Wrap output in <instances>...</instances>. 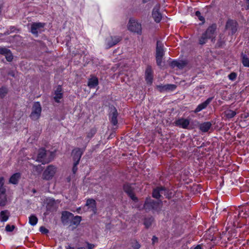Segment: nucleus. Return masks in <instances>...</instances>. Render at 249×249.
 Returning a JSON list of instances; mask_svg holds the SVG:
<instances>
[{
	"instance_id": "f704fd0d",
	"label": "nucleus",
	"mask_w": 249,
	"mask_h": 249,
	"mask_svg": "<svg viewBox=\"0 0 249 249\" xmlns=\"http://www.w3.org/2000/svg\"><path fill=\"white\" fill-rule=\"evenodd\" d=\"M196 16L198 18L199 20L202 21V23L200 25H202L205 23V18L201 15V13L199 11H197L195 13Z\"/></svg>"
},
{
	"instance_id": "09e8293b",
	"label": "nucleus",
	"mask_w": 249,
	"mask_h": 249,
	"mask_svg": "<svg viewBox=\"0 0 249 249\" xmlns=\"http://www.w3.org/2000/svg\"><path fill=\"white\" fill-rule=\"evenodd\" d=\"M36 170L38 171L39 173L42 171L43 168L41 165L36 166Z\"/></svg>"
},
{
	"instance_id": "a211bd4d",
	"label": "nucleus",
	"mask_w": 249,
	"mask_h": 249,
	"mask_svg": "<svg viewBox=\"0 0 249 249\" xmlns=\"http://www.w3.org/2000/svg\"><path fill=\"white\" fill-rule=\"evenodd\" d=\"M213 99V97H209L205 101L201 104H199L194 110V112L195 113H197L203 109L206 108L208 105L211 102Z\"/></svg>"
},
{
	"instance_id": "1a4fd4ad",
	"label": "nucleus",
	"mask_w": 249,
	"mask_h": 249,
	"mask_svg": "<svg viewBox=\"0 0 249 249\" xmlns=\"http://www.w3.org/2000/svg\"><path fill=\"white\" fill-rule=\"evenodd\" d=\"M160 5L157 4L154 6L152 10V17L154 21L157 23H159L162 18L161 14L160 12Z\"/></svg>"
},
{
	"instance_id": "423d86ee",
	"label": "nucleus",
	"mask_w": 249,
	"mask_h": 249,
	"mask_svg": "<svg viewBox=\"0 0 249 249\" xmlns=\"http://www.w3.org/2000/svg\"><path fill=\"white\" fill-rule=\"evenodd\" d=\"M41 112V107L40 104L38 102H35L33 107V110L30 114V117L32 120H36L38 119Z\"/></svg>"
},
{
	"instance_id": "603ef678",
	"label": "nucleus",
	"mask_w": 249,
	"mask_h": 249,
	"mask_svg": "<svg viewBox=\"0 0 249 249\" xmlns=\"http://www.w3.org/2000/svg\"><path fill=\"white\" fill-rule=\"evenodd\" d=\"M151 0H142V3H146L149 1H150Z\"/></svg>"
},
{
	"instance_id": "e433bc0d",
	"label": "nucleus",
	"mask_w": 249,
	"mask_h": 249,
	"mask_svg": "<svg viewBox=\"0 0 249 249\" xmlns=\"http://www.w3.org/2000/svg\"><path fill=\"white\" fill-rule=\"evenodd\" d=\"M130 244L131 247L134 249H139L141 247L140 244L135 240H132Z\"/></svg>"
},
{
	"instance_id": "37998d69",
	"label": "nucleus",
	"mask_w": 249,
	"mask_h": 249,
	"mask_svg": "<svg viewBox=\"0 0 249 249\" xmlns=\"http://www.w3.org/2000/svg\"><path fill=\"white\" fill-rule=\"evenodd\" d=\"M39 231L41 233H44V234H47L49 232V230L43 226H41L40 227Z\"/></svg>"
},
{
	"instance_id": "bf43d9fd",
	"label": "nucleus",
	"mask_w": 249,
	"mask_h": 249,
	"mask_svg": "<svg viewBox=\"0 0 249 249\" xmlns=\"http://www.w3.org/2000/svg\"><path fill=\"white\" fill-rule=\"evenodd\" d=\"M36 192V190H33V192H34V193H35Z\"/></svg>"
},
{
	"instance_id": "dca6fc26",
	"label": "nucleus",
	"mask_w": 249,
	"mask_h": 249,
	"mask_svg": "<svg viewBox=\"0 0 249 249\" xmlns=\"http://www.w3.org/2000/svg\"><path fill=\"white\" fill-rule=\"evenodd\" d=\"M145 78L146 83L151 85L153 80V71L151 66H148L146 69L145 72Z\"/></svg>"
},
{
	"instance_id": "ddd939ff",
	"label": "nucleus",
	"mask_w": 249,
	"mask_h": 249,
	"mask_svg": "<svg viewBox=\"0 0 249 249\" xmlns=\"http://www.w3.org/2000/svg\"><path fill=\"white\" fill-rule=\"evenodd\" d=\"M84 150V149L80 148H76L72 151L71 155L74 162L77 161V162H79Z\"/></svg>"
},
{
	"instance_id": "aec40b11",
	"label": "nucleus",
	"mask_w": 249,
	"mask_h": 249,
	"mask_svg": "<svg viewBox=\"0 0 249 249\" xmlns=\"http://www.w3.org/2000/svg\"><path fill=\"white\" fill-rule=\"evenodd\" d=\"M86 206H88L94 214L97 212L96 203L94 199L89 198L87 200Z\"/></svg>"
},
{
	"instance_id": "4be33fe9",
	"label": "nucleus",
	"mask_w": 249,
	"mask_h": 249,
	"mask_svg": "<svg viewBox=\"0 0 249 249\" xmlns=\"http://www.w3.org/2000/svg\"><path fill=\"white\" fill-rule=\"evenodd\" d=\"M171 65L173 68L177 67L182 69L186 65V63L182 60H173L171 62Z\"/></svg>"
},
{
	"instance_id": "39448f33",
	"label": "nucleus",
	"mask_w": 249,
	"mask_h": 249,
	"mask_svg": "<svg viewBox=\"0 0 249 249\" xmlns=\"http://www.w3.org/2000/svg\"><path fill=\"white\" fill-rule=\"evenodd\" d=\"M56 171V168L53 165H49L43 173L42 178L48 180L53 178Z\"/></svg>"
},
{
	"instance_id": "a878e982",
	"label": "nucleus",
	"mask_w": 249,
	"mask_h": 249,
	"mask_svg": "<svg viewBox=\"0 0 249 249\" xmlns=\"http://www.w3.org/2000/svg\"><path fill=\"white\" fill-rule=\"evenodd\" d=\"M241 59L243 65L245 67H249V57L245 53H241Z\"/></svg>"
},
{
	"instance_id": "cd10ccee",
	"label": "nucleus",
	"mask_w": 249,
	"mask_h": 249,
	"mask_svg": "<svg viewBox=\"0 0 249 249\" xmlns=\"http://www.w3.org/2000/svg\"><path fill=\"white\" fill-rule=\"evenodd\" d=\"M20 178V174L16 173L13 174L9 179V182L13 184H16L18 183V181Z\"/></svg>"
},
{
	"instance_id": "8fccbe9b",
	"label": "nucleus",
	"mask_w": 249,
	"mask_h": 249,
	"mask_svg": "<svg viewBox=\"0 0 249 249\" xmlns=\"http://www.w3.org/2000/svg\"><path fill=\"white\" fill-rule=\"evenodd\" d=\"M152 240L153 243L154 244L155 242H158V238L156 236H153Z\"/></svg>"
},
{
	"instance_id": "b1692460",
	"label": "nucleus",
	"mask_w": 249,
	"mask_h": 249,
	"mask_svg": "<svg viewBox=\"0 0 249 249\" xmlns=\"http://www.w3.org/2000/svg\"><path fill=\"white\" fill-rule=\"evenodd\" d=\"M212 124L210 122H204L199 125L200 130L203 132H207L212 126Z\"/></svg>"
},
{
	"instance_id": "72a5a7b5",
	"label": "nucleus",
	"mask_w": 249,
	"mask_h": 249,
	"mask_svg": "<svg viewBox=\"0 0 249 249\" xmlns=\"http://www.w3.org/2000/svg\"><path fill=\"white\" fill-rule=\"evenodd\" d=\"M208 39L209 38L204 33H203L199 39V43L200 45H203L206 43L207 39Z\"/></svg>"
},
{
	"instance_id": "6e6552de",
	"label": "nucleus",
	"mask_w": 249,
	"mask_h": 249,
	"mask_svg": "<svg viewBox=\"0 0 249 249\" xmlns=\"http://www.w3.org/2000/svg\"><path fill=\"white\" fill-rule=\"evenodd\" d=\"M110 109V111L109 113V121L113 125L116 126L118 124V111L114 107H111Z\"/></svg>"
},
{
	"instance_id": "f8f14e48",
	"label": "nucleus",
	"mask_w": 249,
	"mask_h": 249,
	"mask_svg": "<svg viewBox=\"0 0 249 249\" xmlns=\"http://www.w3.org/2000/svg\"><path fill=\"white\" fill-rule=\"evenodd\" d=\"M124 190L133 201L138 200L137 197L134 195L133 188L130 184H125L124 185Z\"/></svg>"
},
{
	"instance_id": "6e6d98bb",
	"label": "nucleus",
	"mask_w": 249,
	"mask_h": 249,
	"mask_svg": "<svg viewBox=\"0 0 249 249\" xmlns=\"http://www.w3.org/2000/svg\"><path fill=\"white\" fill-rule=\"evenodd\" d=\"M76 249H85V248L84 247H79Z\"/></svg>"
},
{
	"instance_id": "4468645a",
	"label": "nucleus",
	"mask_w": 249,
	"mask_h": 249,
	"mask_svg": "<svg viewBox=\"0 0 249 249\" xmlns=\"http://www.w3.org/2000/svg\"><path fill=\"white\" fill-rule=\"evenodd\" d=\"M63 97V91L61 85H58L54 91L53 99L57 103H60V100Z\"/></svg>"
},
{
	"instance_id": "c756f323",
	"label": "nucleus",
	"mask_w": 249,
	"mask_h": 249,
	"mask_svg": "<svg viewBox=\"0 0 249 249\" xmlns=\"http://www.w3.org/2000/svg\"><path fill=\"white\" fill-rule=\"evenodd\" d=\"M7 201V197L5 193H0V206H3L5 205Z\"/></svg>"
},
{
	"instance_id": "7ed1b4c3",
	"label": "nucleus",
	"mask_w": 249,
	"mask_h": 249,
	"mask_svg": "<svg viewBox=\"0 0 249 249\" xmlns=\"http://www.w3.org/2000/svg\"><path fill=\"white\" fill-rule=\"evenodd\" d=\"M45 23L33 22L31 24L30 32L35 36L37 37L39 34L44 31Z\"/></svg>"
},
{
	"instance_id": "ea45409f",
	"label": "nucleus",
	"mask_w": 249,
	"mask_h": 249,
	"mask_svg": "<svg viewBox=\"0 0 249 249\" xmlns=\"http://www.w3.org/2000/svg\"><path fill=\"white\" fill-rule=\"evenodd\" d=\"M10 51V50L5 48H0V53L5 55Z\"/></svg>"
},
{
	"instance_id": "2eb2a0df",
	"label": "nucleus",
	"mask_w": 249,
	"mask_h": 249,
	"mask_svg": "<svg viewBox=\"0 0 249 249\" xmlns=\"http://www.w3.org/2000/svg\"><path fill=\"white\" fill-rule=\"evenodd\" d=\"M237 22L233 20L229 19L226 23V28L227 30H230L232 35L237 31Z\"/></svg>"
},
{
	"instance_id": "4d7b16f0",
	"label": "nucleus",
	"mask_w": 249,
	"mask_h": 249,
	"mask_svg": "<svg viewBox=\"0 0 249 249\" xmlns=\"http://www.w3.org/2000/svg\"><path fill=\"white\" fill-rule=\"evenodd\" d=\"M11 33H10V31H7L6 32L5 34V35H9V34H10Z\"/></svg>"
},
{
	"instance_id": "a19ab883",
	"label": "nucleus",
	"mask_w": 249,
	"mask_h": 249,
	"mask_svg": "<svg viewBox=\"0 0 249 249\" xmlns=\"http://www.w3.org/2000/svg\"><path fill=\"white\" fill-rule=\"evenodd\" d=\"M237 77V74L235 72H231V73L229 75L228 77L230 80L231 81H234L235 80L236 78Z\"/></svg>"
},
{
	"instance_id": "c85d7f7f",
	"label": "nucleus",
	"mask_w": 249,
	"mask_h": 249,
	"mask_svg": "<svg viewBox=\"0 0 249 249\" xmlns=\"http://www.w3.org/2000/svg\"><path fill=\"white\" fill-rule=\"evenodd\" d=\"M38 218L35 214H32L29 217V223L32 226L36 225Z\"/></svg>"
},
{
	"instance_id": "9b49d317",
	"label": "nucleus",
	"mask_w": 249,
	"mask_h": 249,
	"mask_svg": "<svg viewBox=\"0 0 249 249\" xmlns=\"http://www.w3.org/2000/svg\"><path fill=\"white\" fill-rule=\"evenodd\" d=\"M217 26L215 24H213L210 26L204 33V34L210 39H212L213 41L214 40L215 36H214Z\"/></svg>"
},
{
	"instance_id": "58836bf2",
	"label": "nucleus",
	"mask_w": 249,
	"mask_h": 249,
	"mask_svg": "<svg viewBox=\"0 0 249 249\" xmlns=\"http://www.w3.org/2000/svg\"><path fill=\"white\" fill-rule=\"evenodd\" d=\"M5 56V58H6V60L8 61L11 62L12 61V60L13 59V55L10 51L9 52H8V53H7Z\"/></svg>"
},
{
	"instance_id": "6ab92c4d",
	"label": "nucleus",
	"mask_w": 249,
	"mask_h": 249,
	"mask_svg": "<svg viewBox=\"0 0 249 249\" xmlns=\"http://www.w3.org/2000/svg\"><path fill=\"white\" fill-rule=\"evenodd\" d=\"M121 40V38L118 36H111L107 40V45L108 48H111L117 44Z\"/></svg>"
},
{
	"instance_id": "4c0bfd02",
	"label": "nucleus",
	"mask_w": 249,
	"mask_h": 249,
	"mask_svg": "<svg viewBox=\"0 0 249 249\" xmlns=\"http://www.w3.org/2000/svg\"><path fill=\"white\" fill-rule=\"evenodd\" d=\"M7 93V89L6 88L2 87L0 88V97L3 98Z\"/></svg>"
},
{
	"instance_id": "c9c22d12",
	"label": "nucleus",
	"mask_w": 249,
	"mask_h": 249,
	"mask_svg": "<svg viewBox=\"0 0 249 249\" xmlns=\"http://www.w3.org/2000/svg\"><path fill=\"white\" fill-rule=\"evenodd\" d=\"M4 185V178L3 177L0 178V193H4L6 192V189L3 187Z\"/></svg>"
},
{
	"instance_id": "864d4df0",
	"label": "nucleus",
	"mask_w": 249,
	"mask_h": 249,
	"mask_svg": "<svg viewBox=\"0 0 249 249\" xmlns=\"http://www.w3.org/2000/svg\"><path fill=\"white\" fill-rule=\"evenodd\" d=\"M194 249H201V247H200V246L198 245L196 247H195Z\"/></svg>"
},
{
	"instance_id": "412c9836",
	"label": "nucleus",
	"mask_w": 249,
	"mask_h": 249,
	"mask_svg": "<svg viewBox=\"0 0 249 249\" xmlns=\"http://www.w3.org/2000/svg\"><path fill=\"white\" fill-rule=\"evenodd\" d=\"M166 192V189L163 187H159L155 189L153 191L152 196L153 197L159 199L161 195Z\"/></svg>"
},
{
	"instance_id": "79ce46f5",
	"label": "nucleus",
	"mask_w": 249,
	"mask_h": 249,
	"mask_svg": "<svg viewBox=\"0 0 249 249\" xmlns=\"http://www.w3.org/2000/svg\"><path fill=\"white\" fill-rule=\"evenodd\" d=\"M15 228V227L14 225L10 226V225H7L5 227V230L8 232H11L14 230Z\"/></svg>"
},
{
	"instance_id": "0eeeda50",
	"label": "nucleus",
	"mask_w": 249,
	"mask_h": 249,
	"mask_svg": "<svg viewBox=\"0 0 249 249\" xmlns=\"http://www.w3.org/2000/svg\"><path fill=\"white\" fill-rule=\"evenodd\" d=\"M47 154L44 148H40L38 150L36 161L45 164L51 161V160L47 158Z\"/></svg>"
},
{
	"instance_id": "393cba45",
	"label": "nucleus",
	"mask_w": 249,
	"mask_h": 249,
	"mask_svg": "<svg viewBox=\"0 0 249 249\" xmlns=\"http://www.w3.org/2000/svg\"><path fill=\"white\" fill-rule=\"evenodd\" d=\"M73 214L68 211L63 212L62 213L61 220L63 223H67L68 220L71 218H72Z\"/></svg>"
},
{
	"instance_id": "de8ad7c7",
	"label": "nucleus",
	"mask_w": 249,
	"mask_h": 249,
	"mask_svg": "<svg viewBox=\"0 0 249 249\" xmlns=\"http://www.w3.org/2000/svg\"><path fill=\"white\" fill-rule=\"evenodd\" d=\"M9 30L10 33H13L16 30V28L14 26H11L9 27Z\"/></svg>"
},
{
	"instance_id": "20e7f679",
	"label": "nucleus",
	"mask_w": 249,
	"mask_h": 249,
	"mask_svg": "<svg viewBox=\"0 0 249 249\" xmlns=\"http://www.w3.org/2000/svg\"><path fill=\"white\" fill-rule=\"evenodd\" d=\"M128 29L129 31L141 35L142 33L141 24L136 21L135 19L130 18L128 24Z\"/></svg>"
},
{
	"instance_id": "9d476101",
	"label": "nucleus",
	"mask_w": 249,
	"mask_h": 249,
	"mask_svg": "<svg viewBox=\"0 0 249 249\" xmlns=\"http://www.w3.org/2000/svg\"><path fill=\"white\" fill-rule=\"evenodd\" d=\"M175 125L179 127L187 129L190 124V120L184 118H180L175 120L174 122Z\"/></svg>"
},
{
	"instance_id": "5701e85b",
	"label": "nucleus",
	"mask_w": 249,
	"mask_h": 249,
	"mask_svg": "<svg viewBox=\"0 0 249 249\" xmlns=\"http://www.w3.org/2000/svg\"><path fill=\"white\" fill-rule=\"evenodd\" d=\"M99 83L98 79L95 76H92L88 80V86L90 88H95Z\"/></svg>"
},
{
	"instance_id": "3c124183",
	"label": "nucleus",
	"mask_w": 249,
	"mask_h": 249,
	"mask_svg": "<svg viewBox=\"0 0 249 249\" xmlns=\"http://www.w3.org/2000/svg\"><path fill=\"white\" fill-rule=\"evenodd\" d=\"M66 249H74V248L71 247L70 244H68L65 247Z\"/></svg>"
},
{
	"instance_id": "473e14b6",
	"label": "nucleus",
	"mask_w": 249,
	"mask_h": 249,
	"mask_svg": "<svg viewBox=\"0 0 249 249\" xmlns=\"http://www.w3.org/2000/svg\"><path fill=\"white\" fill-rule=\"evenodd\" d=\"M154 218L153 217L145 218L144 221V225L146 228H148L153 222Z\"/></svg>"
},
{
	"instance_id": "c03bdc74",
	"label": "nucleus",
	"mask_w": 249,
	"mask_h": 249,
	"mask_svg": "<svg viewBox=\"0 0 249 249\" xmlns=\"http://www.w3.org/2000/svg\"><path fill=\"white\" fill-rule=\"evenodd\" d=\"M79 162H77V161L74 162L73 165L72 167V172L73 174H75L77 171V165H78Z\"/></svg>"
},
{
	"instance_id": "49530a36",
	"label": "nucleus",
	"mask_w": 249,
	"mask_h": 249,
	"mask_svg": "<svg viewBox=\"0 0 249 249\" xmlns=\"http://www.w3.org/2000/svg\"><path fill=\"white\" fill-rule=\"evenodd\" d=\"M224 41H222L221 39H219L217 41V45L218 47H220L224 44Z\"/></svg>"
},
{
	"instance_id": "f3484780",
	"label": "nucleus",
	"mask_w": 249,
	"mask_h": 249,
	"mask_svg": "<svg viewBox=\"0 0 249 249\" xmlns=\"http://www.w3.org/2000/svg\"><path fill=\"white\" fill-rule=\"evenodd\" d=\"M157 89L161 92L164 91H174L177 88L176 85L174 84H167L165 85H158Z\"/></svg>"
},
{
	"instance_id": "7c9ffc66",
	"label": "nucleus",
	"mask_w": 249,
	"mask_h": 249,
	"mask_svg": "<svg viewBox=\"0 0 249 249\" xmlns=\"http://www.w3.org/2000/svg\"><path fill=\"white\" fill-rule=\"evenodd\" d=\"M225 114L226 118L231 119L236 115V112L235 111L229 109L225 111Z\"/></svg>"
},
{
	"instance_id": "a18cd8bd",
	"label": "nucleus",
	"mask_w": 249,
	"mask_h": 249,
	"mask_svg": "<svg viewBox=\"0 0 249 249\" xmlns=\"http://www.w3.org/2000/svg\"><path fill=\"white\" fill-rule=\"evenodd\" d=\"M87 244L88 249H92L95 247V245L94 244L89 243V242H87Z\"/></svg>"
},
{
	"instance_id": "f03ea898",
	"label": "nucleus",
	"mask_w": 249,
	"mask_h": 249,
	"mask_svg": "<svg viewBox=\"0 0 249 249\" xmlns=\"http://www.w3.org/2000/svg\"><path fill=\"white\" fill-rule=\"evenodd\" d=\"M164 55L163 45L160 41H157L156 50V63L158 66H161Z\"/></svg>"
},
{
	"instance_id": "5fc2aeb1",
	"label": "nucleus",
	"mask_w": 249,
	"mask_h": 249,
	"mask_svg": "<svg viewBox=\"0 0 249 249\" xmlns=\"http://www.w3.org/2000/svg\"><path fill=\"white\" fill-rule=\"evenodd\" d=\"M81 210V208L80 207H79L77 209V212L78 213H80V211Z\"/></svg>"
},
{
	"instance_id": "f257e3e1",
	"label": "nucleus",
	"mask_w": 249,
	"mask_h": 249,
	"mask_svg": "<svg viewBox=\"0 0 249 249\" xmlns=\"http://www.w3.org/2000/svg\"><path fill=\"white\" fill-rule=\"evenodd\" d=\"M161 201H155L151 198H147L145 200L143 208L146 212L151 210L158 212L160 210Z\"/></svg>"
},
{
	"instance_id": "13d9d810",
	"label": "nucleus",
	"mask_w": 249,
	"mask_h": 249,
	"mask_svg": "<svg viewBox=\"0 0 249 249\" xmlns=\"http://www.w3.org/2000/svg\"><path fill=\"white\" fill-rule=\"evenodd\" d=\"M246 3L249 5V0H246Z\"/></svg>"
},
{
	"instance_id": "bb28decb",
	"label": "nucleus",
	"mask_w": 249,
	"mask_h": 249,
	"mask_svg": "<svg viewBox=\"0 0 249 249\" xmlns=\"http://www.w3.org/2000/svg\"><path fill=\"white\" fill-rule=\"evenodd\" d=\"M9 214L8 210L1 211L0 212V221L2 222L7 221L9 218Z\"/></svg>"
},
{
	"instance_id": "2f4dec72",
	"label": "nucleus",
	"mask_w": 249,
	"mask_h": 249,
	"mask_svg": "<svg viewBox=\"0 0 249 249\" xmlns=\"http://www.w3.org/2000/svg\"><path fill=\"white\" fill-rule=\"evenodd\" d=\"M73 219L71 222V225L77 226L80 223L82 217L80 216L76 215L72 216Z\"/></svg>"
}]
</instances>
